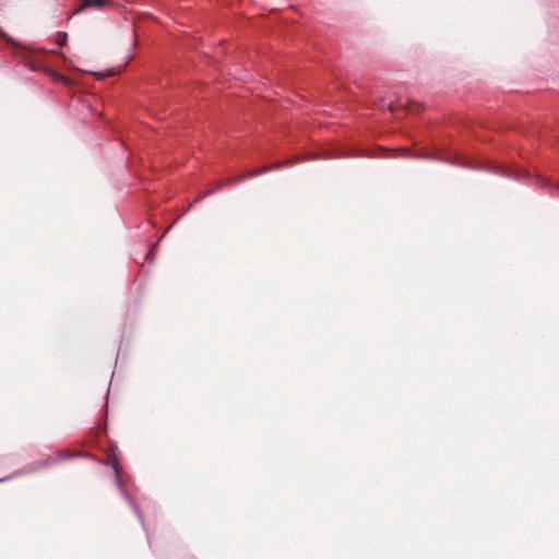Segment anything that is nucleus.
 Wrapping results in <instances>:
<instances>
[{"instance_id":"f257e3e1","label":"nucleus","mask_w":559,"mask_h":559,"mask_svg":"<svg viewBox=\"0 0 559 559\" xmlns=\"http://www.w3.org/2000/svg\"><path fill=\"white\" fill-rule=\"evenodd\" d=\"M484 168L490 173L496 174V175L508 177V178H513L516 180H520L522 177L527 176V174L524 171L513 169L510 167H506V166L496 165L492 163H486Z\"/></svg>"},{"instance_id":"0eeeda50","label":"nucleus","mask_w":559,"mask_h":559,"mask_svg":"<svg viewBox=\"0 0 559 559\" xmlns=\"http://www.w3.org/2000/svg\"><path fill=\"white\" fill-rule=\"evenodd\" d=\"M0 36H2L3 38H5V39H7L8 41H10V43H13V40H12L11 38H9V37L7 36V34H5L4 32H2V31H0Z\"/></svg>"},{"instance_id":"9d476101","label":"nucleus","mask_w":559,"mask_h":559,"mask_svg":"<svg viewBox=\"0 0 559 559\" xmlns=\"http://www.w3.org/2000/svg\"><path fill=\"white\" fill-rule=\"evenodd\" d=\"M60 80L61 81H67V79L64 76H60Z\"/></svg>"},{"instance_id":"f03ea898","label":"nucleus","mask_w":559,"mask_h":559,"mask_svg":"<svg viewBox=\"0 0 559 559\" xmlns=\"http://www.w3.org/2000/svg\"><path fill=\"white\" fill-rule=\"evenodd\" d=\"M109 464L112 465V468L115 471V475H116V485L117 487L119 488V491L121 492V495L124 497V499L129 502V504L131 506V508L133 509L134 512H138V507L136 504L134 503V501L132 500L131 496L127 492L124 486H123V483H122V476H121V473H120V468H119V464H118V460L117 457L112 456V457H109Z\"/></svg>"},{"instance_id":"423d86ee","label":"nucleus","mask_w":559,"mask_h":559,"mask_svg":"<svg viewBox=\"0 0 559 559\" xmlns=\"http://www.w3.org/2000/svg\"><path fill=\"white\" fill-rule=\"evenodd\" d=\"M538 181L545 187H552L551 183L546 179H538Z\"/></svg>"},{"instance_id":"9b49d317","label":"nucleus","mask_w":559,"mask_h":559,"mask_svg":"<svg viewBox=\"0 0 559 559\" xmlns=\"http://www.w3.org/2000/svg\"><path fill=\"white\" fill-rule=\"evenodd\" d=\"M556 191H557V193H558V197H559V188H556Z\"/></svg>"},{"instance_id":"39448f33","label":"nucleus","mask_w":559,"mask_h":559,"mask_svg":"<svg viewBox=\"0 0 559 559\" xmlns=\"http://www.w3.org/2000/svg\"><path fill=\"white\" fill-rule=\"evenodd\" d=\"M447 162L451 163V164H455V165H459V166H463V167H473L467 160H462V159H447Z\"/></svg>"},{"instance_id":"f8f14e48","label":"nucleus","mask_w":559,"mask_h":559,"mask_svg":"<svg viewBox=\"0 0 559 559\" xmlns=\"http://www.w3.org/2000/svg\"><path fill=\"white\" fill-rule=\"evenodd\" d=\"M0 481H3V478H0Z\"/></svg>"},{"instance_id":"1a4fd4ad","label":"nucleus","mask_w":559,"mask_h":559,"mask_svg":"<svg viewBox=\"0 0 559 559\" xmlns=\"http://www.w3.org/2000/svg\"><path fill=\"white\" fill-rule=\"evenodd\" d=\"M263 171H264V170H255L254 173H249V174L247 175V177H251V176H253V175H255V174H260V173H263Z\"/></svg>"},{"instance_id":"6e6552de","label":"nucleus","mask_w":559,"mask_h":559,"mask_svg":"<svg viewBox=\"0 0 559 559\" xmlns=\"http://www.w3.org/2000/svg\"><path fill=\"white\" fill-rule=\"evenodd\" d=\"M135 513H136V515H138L139 520H140L141 522H143V518H142V514L140 513V511L138 510V512H135ZM142 526H145V523H142Z\"/></svg>"},{"instance_id":"7ed1b4c3","label":"nucleus","mask_w":559,"mask_h":559,"mask_svg":"<svg viewBox=\"0 0 559 559\" xmlns=\"http://www.w3.org/2000/svg\"><path fill=\"white\" fill-rule=\"evenodd\" d=\"M106 3V0H84L83 8L97 7L102 8Z\"/></svg>"},{"instance_id":"20e7f679","label":"nucleus","mask_w":559,"mask_h":559,"mask_svg":"<svg viewBox=\"0 0 559 559\" xmlns=\"http://www.w3.org/2000/svg\"><path fill=\"white\" fill-rule=\"evenodd\" d=\"M55 40H56V44H58L59 46H64L68 40V34L66 32H59L56 35Z\"/></svg>"}]
</instances>
